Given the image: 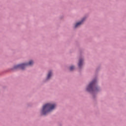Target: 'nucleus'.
<instances>
[{
    "mask_svg": "<svg viewBox=\"0 0 126 126\" xmlns=\"http://www.w3.org/2000/svg\"><path fill=\"white\" fill-rule=\"evenodd\" d=\"M56 107H57L56 104L47 103L43 106L42 113L43 115H47L48 113L52 112V111L54 110Z\"/></svg>",
    "mask_w": 126,
    "mask_h": 126,
    "instance_id": "obj_1",
    "label": "nucleus"
},
{
    "mask_svg": "<svg viewBox=\"0 0 126 126\" xmlns=\"http://www.w3.org/2000/svg\"><path fill=\"white\" fill-rule=\"evenodd\" d=\"M34 63L33 61H30L29 63H22L18 65H16L14 66V69H24L26 66H28V65H32Z\"/></svg>",
    "mask_w": 126,
    "mask_h": 126,
    "instance_id": "obj_2",
    "label": "nucleus"
},
{
    "mask_svg": "<svg viewBox=\"0 0 126 126\" xmlns=\"http://www.w3.org/2000/svg\"><path fill=\"white\" fill-rule=\"evenodd\" d=\"M95 83H96V80H93L87 88V91L90 92L91 91H95V92L98 91V88L95 87Z\"/></svg>",
    "mask_w": 126,
    "mask_h": 126,
    "instance_id": "obj_3",
    "label": "nucleus"
},
{
    "mask_svg": "<svg viewBox=\"0 0 126 126\" xmlns=\"http://www.w3.org/2000/svg\"><path fill=\"white\" fill-rule=\"evenodd\" d=\"M83 20H84V19H83V20L81 21L76 24V25H75V28L78 27L79 25H81V24L83 23Z\"/></svg>",
    "mask_w": 126,
    "mask_h": 126,
    "instance_id": "obj_4",
    "label": "nucleus"
},
{
    "mask_svg": "<svg viewBox=\"0 0 126 126\" xmlns=\"http://www.w3.org/2000/svg\"><path fill=\"white\" fill-rule=\"evenodd\" d=\"M83 63V60H82V59H80V60H79V63H78V66H79V67H80L81 66H82Z\"/></svg>",
    "mask_w": 126,
    "mask_h": 126,
    "instance_id": "obj_5",
    "label": "nucleus"
},
{
    "mask_svg": "<svg viewBox=\"0 0 126 126\" xmlns=\"http://www.w3.org/2000/svg\"><path fill=\"white\" fill-rule=\"evenodd\" d=\"M51 76H52V72L49 71L47 75V79H50V77H51Z\"/></svg>",
    "mask_w": 126,
    "mask_h": 126,
    "instance_id": "obj_6",
    "label": "nucleus"
},
{
    "mask_svg": "<svg viewBox=\"0 0 126 126\" xmlns=\"http://www.w3.org/2000/svg\"><path fill=\"white\" fill-rule=\"evenodd\" d=\"M73 69H74V66H71L70 67V70H73Z\"/></svg>",
    "mask_w": 126,
    "mask_h": 126,
    "instance_id": "obj_7",
    "label": "nucleus"
}]
</instances>
